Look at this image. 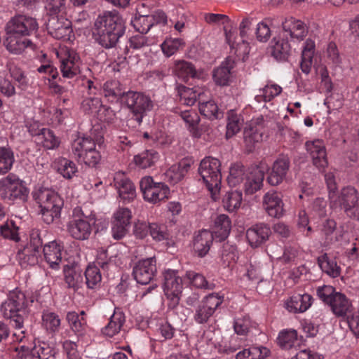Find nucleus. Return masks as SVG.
<instances>
[{
  "instance_id": "f257e3e1",
  "label": "nucleus",
  "mask_w": 359,
  "mask_h": 359,
  "mask_svg": "<svg viewBox=\"0 0 359 359\" xmlns=\"http://www.w3.org/2000/svg\"><path fill=\"white\" fill-rule=\"evenodd\" d=\"M39 29L36 18L25 15L13 17L6 25V38L4 41L6 49L18 55L32 44L27 36L35 34Z\"/></svg>"
},
{
  "instance_id": "f03ea898",
  "label": "nucleus",
  "mask_w": 359,
  "mask_h": 359,
  "mask_svg": "<svg viewBox=\"0 0 359 359\" xmlns=\"http://www.w3.org/2000/svg\"><path fill=\"white\" fill-rule=\"evenodd\" d=\"M126 26L122 17L116 11L104 12L97 16L92 27L95 42L105 49L115 48L125 34Z\"/></svg>"
},
{
  "instance_id": "7ed1b4c3",
  "label": "nucleus",
  "mask_w": 359,
  "mask_h": 359,
  "mask_svg": "<svg viewBox=\"0 0 359 359\" xmlns=\"http://www.w3.org/2000/svg\"><path fill=\"white\" fill-rule=\"evenodd\" d=\"M27 301L23 292L18 289L9 294L7 301L1 305L4 318L12 320L16 328L22 327L25 317H27Z\"/></svg>"
},
{
  "instance_id": "20e7f679",
  "label": "nucleus",
  "mask_w": 359,
  "mask_h": 359,
  "mask_svg": "<svg viewBox=\"0 0 359 359\" xmlns=\"http://www.w3.org/2000/svg\"><path fill=\"white\" fill-rule=\"evenodd\" d=\"M220 165L221 163L217 158L208 156L201 161L198 167V173L214 200L220 189L222 180Z\"/></svg>"
},
{
  "instance_id": "39448f33",
  "label": "nucleus",
  "mask_w": 359,
  "mask_h": 359,
  "mask_svg": "<svg viewBox=\"0 0 359 359\" xmlns=\"http://www.w3.org/2000/svg\"><path fill=\"white\" fill-rule=\"evenodd\" d=\"M39 199L43 221L46 224H50L58 220L64 205L63 199L57 193L50 190L41 191Z\"/></svg>"
},
{
  "instance_id": "423d86ee",
  "label": "nucleus",
  "mask_w": 359,
  "mask_h": 359,
  "mask_svg": "<svg viewBox=\"0 0 359 359\" xmlns=\"http://www.w3.org/2000/svg\"><path fill=\"white\" fill-rule=\"evenodd\" d=\"M121 103L130 109L139 124L142 123V118L147 111L153 108V102L149 97L142 93L132 90L126 92Z\"/></svg>"
},
{
  "instance_id": "0eeeda50",
  "label": "nucleus",
  "mask_w": 359,
  "mask_h": 359,
  "mask_svg": "<svg viewBox=\"0 0 359 359\" xmlns=\"http://www.w3.org/2000/svg\"><path fill=\"white\" fill-rule=\"evenodd\" d=\"M29 191L22 181L14 175H8L0 180V198L9 202H25Z\"/></svg>"
},
{
  "instance_id": "6e6552de",
  "label": "nucleus",
  "mask_w": 359,
  "mask_h": 359,
  "mask_svg": "<svg viewBox=\"0 0 359 359\" xmlns=\"http://www.w3.org/2000/svg\"><path fill=\"white\" fill-rule=\"evenodd\" d=\"M331 203L338 204L348 217L359 220V194L354 187L343 188Z\"/></svg>"
},
{
  "instance_id": "1a4fd4ad",
  "label": "nucleus",
  "mask_w": 359,
  "mask_h": 359,
  "mask_svg": "<svg viewBox=\"0 0 359 359\" xmlns=\"http://www.w3.org/2000/svg\"><path fill=\"white\" fill-rule=\"evenodd\" d=\"M46 29L48 34L57 39H69L72 32L71 21L58 14L49 15Z\"/></svg>"
},
{
  "instance_id": "9d476101",
  "label": "nucleus",
  "mask_w": 359,
  "mask_h": 359,
  "mask_svg": "<svg viewBox=\"0 0 359 359\" xmlns=\"http://www.w3.org/2000/svg\"><path fill=\"white\" fill-rule=\"evenodd\" d=\"M155 257L140 260L133 267V275L137 283L141 285L149 283L154 278L156 270Z\"/></svg>"
},
{
  "instance_id": "9b49d317",
  "label": "nucleus",
  "mask_w": 359,
  "mask_h": 359,
  "mask_svg": "<svg viewBox=\"0 0 359 359\" xmlns=\"http://www.w3.org/2000/svg\"><path fill=\"white\" fill-rule=\"evenodd\" d=\"M271 234L268 224L259 223L252 226L246 231V238L252 248H257L264 243Z\"/></svg>"
},
{
  "instance_id": "f8f14e48",
  "label": "nucleus",
  "mask_w": 359,
  "mask_h": 359,
  "mask_svg": "<svg viewBox=\"0 0 359 359\" xmlns=\"http://www.w3.org/2000/svg\"><path fill=\"white\" fill-rule=\"evenodd\" d=\"M271 55L278 61H287L291 50L287 34H280L273 37L269 48Z\"/></svg>"
},
{
  "instance_id": "ddd939ff",
  "label": "nucleus",
  "mask_w": 359,
  "mask_h": 359,
  "mask_svg": "<svg viewBox=\"0 0 359 359\" xmlns=\"http://www.w3.org/2000/svg\"><path fill=\"white\" fill-rule=\"evenodd\" d=\"M306 147L310 153L313 165L319 170H324L328 165L325 147L321 140L306 142Z\"/></svg>"
},
{
  "instance_id": "4468645a",
  "label": "nucleus",
  "mask_w": 359,
  "mask_h": 359,
  "mask_svg": "<svg viewBox=\"0 0 359 359\" xmlns=\"http://www.w3.org/2000/svg\"><path fill=\"white\" fill-rule=\"evenodd\" d=\"M266 168L262 164L250 168L249 174L246 176V182L244 185L245 191L247 194H252L260 189L264 179Z\"/></svg>"
},
{
  "instance_id": "2eb2a0df",
  "label": "nucleus",
  "mask_w": 359,
  "mask_h": 359,
  "mask_svg": "<svg viewBox=\"0 0 359 359\" xmlns=\"http://www.w3.org/2000/svg\"><path fill=\"white\" fill-rule=\"evenodd\" d=\"M283 34L290 36L291 39L303 40L308 33V29L306 25L300 21L290 18L286 19L282 23Z\"/></svg>"
},
{
  "instance_id": "dca6fc26",
  "label": "nucleus",
  "mask_w": 359,
  "mask_h": 359,
  "mask_svg": "<svg viewBox=\"0 0 359 359\" xmlns=\"http://www.w3.org/2000/svg\"><path fill=\"white\" fill-rule=\"evenodd\" d=\"M114 186L118 191L120 197L130 201L136 196L135 187L133 183L123 173H116L114 178Z\"/></svg>"
},
{
  "instance_id": "f3484780",
  "label": "nucleus",
  "mask_w": 359,
  "mask_h": 359,
  "mask_svg": "<svg viewBox=\"0 0 359 359\" xmlns=\"http://www.w3.org/2000/svg\"><path fill=\"white\" fill-rule=\"evenodd\" d=\"M214 236L208 230H202L194 236L193 241V249L194 253L200 257H205L210 249Z\"/></svg>"
},
{
  "instance_id": "a211bd4d",
  "label": "nucleus",
  "mask_w": 359,
  "mask_h": 359,
  "mask_svg": "<svg viewBox=\"0 0 359 359\" xmlns=\"http://www.w3.org/2000/svg\"><path fill=\"white\" fill-rule=\"evenodd\" d=\"M235 62L227 57L221 65L212 72V78L215 83L220 86H229L231 79V70L234 67Z\"/></svg>"
},
{
  "instance_id": "6ab92c4d",
  "label": "nucleus",
  "mask_w": 359,
  "mask_h": 359,
  "mask_svg": "<svg viewBox=\"0 0 359 359\" xmlns=\"http://www.w3.org/2000/svg\"><path fill=\"white\" fill-rule=\"evenodd\" d=\"M67 229L70 235L77 240H86L89 238L92 226L86 219H74L68 223Z\"/></svg>"
},
{
  "instance_id": "aec40b11",
  "label": "nucleus",
  "mask_w": 359,
  "mask_h": 359,
  "mask_svg": "<svg viewBox=\"0 0 359 359\" xmlns=\"http://www.w3.org/2000/svg\"><path fill=\"white\" fill-rule=\"evenodd\" d=\"M264 203L270 216L279 218L283 215V203L278 193H267L264 197Z\"/></svg>"
},
{
  "instance_id": "412c9836",
  "label": "nucleus",
  "mask_w": 359,
  "mask_h": 359,
  "mask_svg": "<svg viewBox=\"0 0 359 359\" xmlns=\"http://www.w3.org/2000/svg\"><path fill=\"white\" fill-rule=\"evenodd\" d=\"M163 286L166 296L180 295L182 290V278L177 276L174 271L168 270L164 273Z\"/></svg>"
},
{
  "instance_id": "4be33fe9",
  "label": "nucleus",
  "mask_w": 359,
  "mask_h": 359,
  "mask_svg": "<svg viewBox=\"0 0 359 359\" xmlns=\"http://www.w3.org/2000/svg\"><path fill=\"white\" fill-rule=\"evenodd\" d=\"M312 299L311 295L309 294H294L287 302V309L294 313L304 312L311 306Z\"/></svg>"
},
{
  "instance_id": "5701e85b",
  "label": "nucleus",
  "mask_w": 359,
  "mask_h": 359,
  "mask_svg": "<svg viewBox=\"0 0 359 359\" xmlns=\"http://www.w3.org/2000/svg\"><path fill=\"white\" fill-rule=\"evenodd\" d=\"M63 271L65 280L69 287L76 290L81 287V285L83 283V276L77 266H69L66 265Z\"/></svg>"
},
{
  "instance_id": "b1692460",
  "label": "nucleus",
  "mask_w": 359,
  "mask_h": 359,
  "mask_svg": "<svg viewBox=\"0 0 359 359\" xmlns=\"http://www.w3.org/2000/svg\"><path fill=\"white\" fill-rule=\"evenodd\" d=\"M226 39L232 50H235V53L238 56L248 54L249 45L245 40V38L237 39L234 36V32L228 30L226 27H224Z\"/></svg>"
},
{
  "instance_id": "393cba45",
  "label": "nucleus",
  "mask_w": 359,
  "mask_h": 359,
  "mask_svg": "<svg viewBox=\"0 0 359 359\" xmlns=\"http://www.w3.org/2000/svg\"><path fill=\"white\" fill-rule=\"evenodd\" d=\"M262 137L263 133L261 131L259 126H250L245 128L243 131V139L245 148L248 153L254 150L256 144L262 140Z\"/></svg>"
},
{
  "instance_id": "a878e982",
  "label": "nucleus",
  "mask_w": 359,
  "mask_h": 359,
  "mask_svg": "<svg viewBox=\"0 0 359 359\" xmlns=\"http://www.w3.org/2000/svg\"><path fill=\"white\" fill-rule=\"evenodd\" d=\"M317 262L321 270L332 278L340 276L341 268L337 265V262L331 259L327 253L319 256Z\"/></svg>"
},
{
  "instance_id": "bb28decb",
  "label": "nucleus",
  "mask_w": 359,
  "mask_h": 359,
  "mask_svg": "<svg viewBox=\"0 0 359 359\" xmlns=\"http://www.w3.org/2000/svg\"><path fill=\"white\" fill-rule=\"evenodd\" d=\"M53 167L58 173L66 179H72L77 172L76 164L65 158H59L53 163Z\"/></svg>"
},
{
  "instance_id": "cd10ccee",
  "label": "nucleus",
  "mask_w": 359,
  "mask_h": 359,
  "mask_svg": "<svg viewBox=\"0 0 359 359\" xmlns=\"http://www.w3.org/2000/svg\"><path fill=\"white\" fill-rule=\"evenodd\" d=\"M330 306L336 316H344L350 311L351 304L344 294L338 292L336 293Z\"/></svg>"
},
{
  "instance_id": "c85d7f7f",
  "label": "nucleus",
  "mask_w": 359,
  "mask_h": 359,
  "mask_svg": "<svg viewBox=\"0 0 359 359\" xmlns=\"http://www.w3.org/2000/svg\"><path fill=\"white\" fill-rule=\"evenodd\" d=\"M46 261L50 264L52 269H56L62 261L61 251L60 246L55 243L45 245L42 252Z\"/></svg>"
},
{
  "instance_id": "c756f323",
  "label": "nucleus",
  "mask_w": 359,
  "mask_h": 359,
  "mask_svg": "<svg viewBox=\"0 0 359 359\" xmlns=\"http://www.w3.org/2000/svg\"><path fill=\"white\" fill-rule=\"evenodd\" d=\"M124 322V313L121 311L115 310L114 314L110 318L109 323L104 327L102 332L109 337H113L121 330Z\"/></svg>"
},
{
  "instance_id": "7c9ffc66",
  "label": "nucleus",
  "mask_w": 359,
  "mask_h": 359,
  "mask_svg": "<svg viewBox=\"0 0 359 359\" xmlns=\"http://www.w3.org/2000/svg\"><path fill=\"white\" fill-rule=\"evenodd\" d=\"M231 220L228 216L220 215L215 220L214 233L216 238L223 241L226 238L231 231Z\"/></svg>"
},
{
  "instance_id": "2f4dec72",
  "label": "nucleus",
  "mask_w": 359,
  "mask_h": 359,
  "mask_svg": "<svg viewBox=\"0 0 359 359\" xmlns=\"http://www.w3.org/2000/svg\"><path fill=\"white\" fill-rule=\"evenodd\" d=\"M83 110L88 114L98 113L101 116V111L103 109L107 114L112 113L110 107L102 104L101 100L98 97H87L81 103Z\"/></svg>"
},
{
  "instance_id": "473e14b6",
  "label": "nucleus",
  "mask_w": 359,
  "mask_h": 359,
  "mask_svg": "<svg viewBox=\"0 0 359 359\" xmlns=\"http://www.w3.org/2000/svg\"><path fill=\"white\" fill-rule=\"evenodd\" d=\"M66 320L70 329L78 336H82L87 325L84 317H79V313L75 311H69L67 313Z\"/></svg>"
},
{
  "instance_id": "72a5a7b5",
  "label": "nucleus",
  "mask_w": 359,
  "mask_h": 359,
  "mask_svg": "<svg viewBox=\"0 0 359 359\" xmlns=\"http://www.w3.org/2000/svg\"><path fill=\"white\" fill-rule=\"evenodd\" d=\"M96 147L95 141L89 137L76 140L72 144V153L75 158H80L83 153L88 152Z\"/></svg>"
},
{
  "instance_id": "f704fd0d",
  "label": "nucleus",
  "mask_w": 359,
  "mask_h": 359,
  "mask_svg": "<svg viewBox=\"0 0 359 359\" xmlns=\"http://www.w3.org/2000/svg\"><path fill=\"white\" fill-rule=\"evenodd\" d=\"M242 201V192L238 190L227 191L222 199L224 208L229 212L238 209Z\"/></svg>"
},
{
  "instance_id": "c9c22d12",
  "label": "nucleus",
  "mask_w": 359,
  "mask_h": 359,
  "mask_svg": "<svg viewBox=\"0 0 359 359\" xmlns=\"http://www.w3.org/2000/svg\"><path fill=\"white\" fill-rule=\"evenodd\" d=\"M41 255L40 252L34 251V248L29 245L18 251V257L22 266L24 264L31 266L36 264Z\"/></svg>"
},
{
  "instance_id": "e433bc0d",
  "label": "nucleus",
  "mask_w": 359,
  "mask_h": 359,
  "mask_svg": "<svg viewBox=\"0 0 359 359\" xmlns=\"http://www.w3.org/2000/svg\"><path fill=\"white\" fill-rule=\"evenodd\" d=\"M103 91L105 97L117 98L122 101V97L126 92L122 88L118 81H107L103 86Z\"/></svg>"
},
{
  "instance_id": "4c0bfd02",
  "label": "nucleus",
  "mask_w": 359,
  "mask_h": 359,
  "mask_svg": "<svg viewBox=\"0 0 359 359\" xmlns=\"http://www.w3.org/2000/svg\"><path fill=\"white\" fill-rule=\"evenodd\" d=\"M175 73L178 78L187 81L189 78L196 76V70L194 65L187 61H180L177 63Z\"/></svg>"
},
{
  "instance_id": "58836bf2",
  "label": "nucleus",
  "mask_w": 359,
  "mask_h": 359,
  "mask_svg": "<svg viewBox=\"0 0 359 359\" xmlns=\"http://www.w3.org/2000/svg\"><path fill=\"white\" fill-rule=\"evenodd\" d=\"M245 176V167L241 163H236L231 165L227 182L229 186L236 187L241 183Z\"/></svg>"
},
{
  "instance_id": "ea45409f",
  "label": "nucleus",
  "mask_w": 359,
  "mask_h": 359,
  "mask_svg": "<svg viewBox=\"0 0 359 359\" xmlns=\"http://www.w3.org/2000/svg\"><path fill=\"white\" fill-rule=\"evenodd\" d=\"M35 142L38 144H41L44 148L48 149H52L57 147L60 143L53 132L48 128L43 130L41 136H38V138L35 139Z\"/></svg>"
},
{
  "instance_id": "a19ab883",
  "label": "nucleus",
  "mask_w": 359,
  "mask_h": 359,
  "mask_svg": "<svg viewBox=\"0 0 359 359\" xmlns=\"http://www.w3.org/2000/svg\"><path fill=\"white\" fill-rule=\"evenodd\" d=\"M157 153L153 150H147L134 157V162L141 168H147L154 165L157 160Z\"/></svg>"
},
{
  "instance_id": "79ce46f5",
  "label": "nucleus",
  "mask_w": 359,
  "mask_h": 359,
  "mask_svg": "<svg viewBox=\"0 0 359 359\" xmlns=\"http://www.w3.org/2000/svg\"><path fill=\"white\" fill-rule=\"evenodd\" d=\"M200 113L209 119H217L222 117L223 114L219 111L217 105L214 101L200 103Z\"/></svg>"
},
{
  "instance_id": "37998d69",
  "label": "nucleus",
  "mask_w": 359,
  "mask_h": 359,
  "mask_svg": "<svg viewBox=\"0 0 359 359\" xmlns=\"http://www.w3.org/2000/svg\"><path fill=\"white\" fill-rule=\"evenodd\" d=\"M297 341V332L294 330L283 331L278 337V344L285 349L291 348Z\"/></svg>"
},
{
  "instance_id": "c03bdc74",
  "label": "nucleus",
  "mask_w": 359,
  "mask_h": 359,
  "mask_svg": "<svg viewBox=\"0 0 359 359\" xmlns=\"http://www.w3.org/2000/svg\"><path fill=\"white\" fill-rule=\"evenodd\" d=\"M282 91V88L276 84L266 86L263 89L259 90V94L256 96L258 102L261 101V98L264 102H269L274 97L278 95Z\"/></svg>"
},
{
  "instance_id": "a18cd8bd",
  "label": "nucleus",
  "mask_w": 359,
  "mask_h": 359,
  "mask_svg": "<svg viewBox=\"0 0 359 359\" xmlns=\"http://www.w3.org/2000/svg\"><path fill=\"white\" fill-rule=\"evenodd\" d=\"M13 161V152L8 149L0 148V174L6 173L11 170Z\"/></svg>"
},
{
  "instance_id": "49530a36",
  "label": "nucleus",
  "mask_w": 359,
  "mask_h": 359,
  "mask_svg": "<svg viewBox=\"0 0 359 359\" xmlns=\"http://www.w3.org/2000/svg\"><path fill=\"white\" fill-rule=\"evenodd\" d=\"M134 28L141 34L147 33L153 27V24L149 15H140L132 21Z\"/></svg>"
},
{
  "instance_id": "de8ad7c7",
  "label": "nucleus",
  "mask_w": 359,
  "mask_h": 359,
  "mask_svg": "<svg viewBox=\"0 0 359 359\" xmlns=\"http://www.w3.org/2000/svg\"><path fill=\"white\" fill-rule=\"evenodd\" d=\"M149 231L151 237L158 241L168 239L169 236L167 226L163 224L149 223Z\"/></svg>"
},
{
  "instance_id": "09e8293b",
  "label": "nucleus",
  "mask_w": 359,
  "mask_h": 359,
  "mask_svg": "<svg viewBox=\"0 0 359 359\" xmlns=\"http://www.w3.org/2000/svg\"><path fill=\"white\" fill-rule=\"evenodd\" d=\"M84 278L86 280L85 283L89 288H93L101 281V275L96 266L87 267L84 273Z\"/></svg>"
},
{
  "instance_id": "8fccbe9b",
  "label": "nucleus",
  "mask_w": 359,
  "mask_h": 359,
  "mask_svg": "<svg viewBox=\"0 0 359 359\" xmlns=\"http://www.w3.org/2000/svg\"><path fill=\"white\" fill-rule=\"evenodd\" d=\"M176 114H178L184 121L189 126V128L195 130L197 125L199 123L200 118L196 112L191 110H179L175 111Z\"/></svg>"
},
{
  "instance_id": "3c124183",
  "label": "nucleus",
  "mask_w": 359,
  "mask_h": 359,
  "mask_svg": "<svg viewBox=\"0 0 359 359\" xmlns=\"http://www.w3.org/2000/svg\"><path fill=\"white\" fill-rule=\"evenodd\" d=\"M60 70L63 78L73 79L80 73L79 67L75 66L73 61L64 60L60 65Z\"/></svg>"
},
{
  "instance_id": "603ef678",
  "label": "nucleus",
  "mask_w": 359,
  "mask_h": 359,
  "mask_svg": "<svg viewBox=\"0 0 359 359\" xmlns=\"http://www.w3.org/2000/svg\"><path fill=\"white\" fill-rule=\"evenodd\" d=\"M79 161L83 162L86 165L89 167H95L101 159V155L100 151L96 149V147L93 149L91 151L83 153L80 158H76Z\"/></svg>"
},
{
  "instance_id": "864d4df0",
  "label": "nucleus",
  "mask_w": 359,
  "mask_h": 359,
  "mask_svg": "<svg viewBox=\"0 0 359 359\" xmlns=\"http://www.w3.org/2000/svg\"><path fill=\"white\" fill-rule=\"evenodd\" d=\"M191 165V160L182 159L177 165H172L170 168V171L175 174V177L177 180H181L188 172Z\"/></svg>"
},
{
  "instance_id": "5fc2aeb1",
  "label": "nucleus",
  "mask_w": 359,
  "mask_h": 359,
  "mask_svg": "<svg viewBox=\"0 0 359 359\" xmlns=\"http://www.w3.org/2000/svg\"><path fill=\"white\" fill-rule=\"evenodd\" d=\"M272 21V19H265V22L258 23L256 29V36L258 41L266 42L271 36V30L267 23Z\"/></svg>"
},
{
  "instance_id": "6e6d98bb",
  "label": "nucleus",
  "mask_w": 359,
  "mask_h": 359,
  "mask_svg": "<svg viewBox=\"0 0 359 359\" xmlns=\"http://www.w3.org/2000/svg\"><path fill=\"white\" fill-rule=\"evenodd\" d=\"M1 234L5 238H9L15 242L20 241V237L18 233V228L15 226L14 222H11L2 225L0 228Z\"/></svg>"
},
{
  "instance_id": "4d7b16f0",
  "label": "nucleus",
  "mask_w": 359,
  "mask_h": 359,
  "mask_svg": "<svg viewBox=\"0 0 359 359\" xmlns=\"http://www.w3.org/2000/svg\"><path fill=\"white\" fill-rule=\"evenodd\" d=\"M335 289L330 285H323L317 289L318 297L325 303L330 305L336 294Z\"/></svg>"
},
{
  "instance_id": "13d9d810",
  "label": "nucleus",
  "mask_w": 359,
  "mask_h": 359,
  "mask_svg": "<svg viewBox=\"0 0 359 359\" xmlns=\"http://www.w3.org/2000/svg\"><path fill=\"white\" fill-rule=\"evenodd\" d=\"M43 321L46 328L50 332H55L60 325V319L54 313H44Z\"/></svg>"
},
{
  "instance_id": "bf43d9fd",
  "label": "nucleus",
  "mask_w": 359,
  "mask_h": 359,
  "mask_svg": "<svg viewBox=\"0 0 359 359\" xmlns=\"http://www.w3.org/2000/svg\"><path fill=\"white\" fill-rule=\"evenodd\" d=\"M222 301L223 300L218 295L211 294L205 297L201 304L204 305L207 310L213 314L217 308L222 303Z\"/></svg>"
},
{
  "instance_id": "052dcab7",
  "label": "nucleus",
  "mask_w": 359,
  "mask_h": 359,
  "mask_svg": "<svg viewBox=\"0 0 359 359\" xmlns=\"http://www.w3.org/2000/svg\"><path fill=\"white\" fill-rule=\"evenodd\" d=\"M186 276L190 280L191 283L195 287L198 288L207 287L208 281L202 274L189 271H187Z\"/></svg>"
},
{
  "instance_id": "680f3d73",
  "label": "nucleus",
  "mask_w": 359,
  "mask_h": 359,
  "mask_svg": "<svg viewBox=\"0 0 359 359\" xmlns=\"http://www.w3.org/2000/svg\"><path fill=\"white\" fill-rule=\"evenodd\" d=\"M290 168V158L287 156H280L273 163L272 168L277 172L282 174L283 176H286V174Z\"/></svg>"
},
{
  "instance_id": "e2e57ef3",
  "label": "nucleus",
  "mask_w": 359,
  "mask_h": 359,
  "mask_svg": "<svg viewBox=\"0 0 359 359\" xmlns=\"http://www.w3.org/2000/svg\"><path fill=\"white\" fill-rule=\"evenodd\" d=\"M212 316V314L201 303L196 309L194 320L198 323L203 324L207 323Z\"/></svg>"
},
{
  "instance_id": "0e129e2a",
  "label": "nucleus",
  "mask_w": 359,
  "mask_h": 359,
  "mask_svg": "<svg viewBox=\"0 0 359 359\" xmlns=\"http://www.w3.org/2000/svg\"><path fill=\"white\" fill-rule=\"evenodd\" d=\"M65 0H46V10L48 12V15L50 14H58L65 8Z\"/></svg>"
},
{
  "instance_id": "69168bd1",
  "label": "nucleus",
  "mask_w": 359,
  "mask_h": 359,
  "mask_svg": "<svg viewBox=\"0 0 359 359\" xmlns=\"http://www.w3.org/2000/svg\"><path fill=\"white\" fill-rule=\"evenodd\" d=\"M34 353H36V359H55L54 350L45 344L44 346L34 347Z\"/></svg>"
},
{
  "instance_id": "338daca9",
  "label": "nucleus",
  "mask_w": 359,
  "mask_h": 359,
  "mask_svg": "<svg viewBox=\"0 0 359 359\" xmlns=\"http://www.w3.org/2000/svg\"><path fill=\"white\" fill-rule=\"evenodd\" d=\"M181 44L180 39L175 40H166L161 45L163 52L167 55L170 56L173 55L179 48Z\"/></svg>"
},
{
  "instance_id": "774afa93",
  "label": "nucleus",
  "mask_w": 359,
  "mask_h": 359,
  "mask_svg": "<svg viewBox=\"0 0 359 359\" xmlns=\"http://www.w3.org/2000/svg\"><path fill=\"white\" fill-rule=\"evenodd\" d=\"M249 359H264L269 351L265 347H250L247 348Z\"/></svg>"
}]
</instances>
